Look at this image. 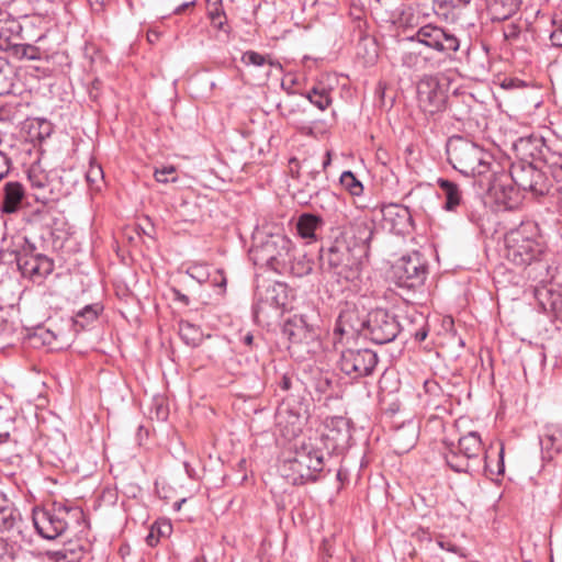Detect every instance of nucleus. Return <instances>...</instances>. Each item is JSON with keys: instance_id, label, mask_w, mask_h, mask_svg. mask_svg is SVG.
<instances>
[{"instance_id": "obj_1", "label": "nucleus", "mask_w": 562, "mask_h": 562, "mask_svg": "<svg viewBox=\"0 0 562 562\" xmlns=\"http://www.w3.org/2000/svg\"><path fill=\"white\" fill-rule=\"evenodd\" d=\"M505 257L513 265L529 268L528 278L538 283L551 282L557 267L538 223L521 222L505 235Z\"/></svg>"}, {"instance_id": "obj_2", "label": "nucleus", "mask_w": 562, "mask_h": 562, "mask_svg": "<svg viewBox=\"0 0 562 562\" xmlns=\"http://www.w3.org/2000/svg\"><path fill=\"white\" fill-rule=\"evenodd\" d=\"M333 428L323 434L315 442H303L294 457L283 461L280 471L292 485H303L315 482L317 474L323 471L325 457L330 456L340 447V441L349 438L348 422L344 417H334L330 420Z\"/></svg>"}, {"instance_id": "obj_3", "label": "nucleus", "mask_w": 562, "mask_h": 562, "mask_svg": "<svg viewBox=\"0 0 562 562\" xmlns=\"http://www.w3.org/2000/svg\"><path fill=\"white\" fill-rule=\"evenodd\" d=\"M249 255L254 263L278 274L302 278L310 274L314 262L282 233H258Z\"/></svg>"}, {"instance_id": "obj_4", "label": "nucleus", "mask_w": 562, "mask_h": 562, "mask_svg": "<svg viewBox=\"0 0 562 562\" xmlns=\"http://www.w3.org/2000/svg\"><path fill=\"white\" fill-rule=\"evenodd\" d=\"M446 151L449 164L467 177L477 179V183L488 175L497 164L494 156L481 147L479 144L454 135L450 137L446 145Z\"/></svg>"}, {"instance_id": "obj_5", "label": "nucleus", "mask_w": 562, "mask_h": 562, "mask_svg": "<svg viewBox=\"0 0 562 562\" xmlns=\"http://www.w3.org/2000/svg\"><path fill=\"white\" fill-rule=\"evenodd\" d=\"M1 257L9 262H15L22 277L34 283H41L54 270L53 259L42 254L35 243L23 234L11 237L8 247L1 251Z\"/></svg>"}, {"instance_id": "obj_6", "label": "nucleus", "mask_w": 562, "mask_h": 562, "mask_svg": "<svg viewBox=\"0 0 562 562\" xmlns=\"http://www.w3.org/2000/svg\"><path fill=\"white\" fill-rule=\"evenodd\" d=\"M363 258L353 251L350 245L336 239L328 247L319 250V265L324 272L337 277L338 281L352 283L355 286L360 280Z\"/></svg>"}, {"instance_id": "obj_7", "label": "nucleus", "mask_w": 562, "mask_h": 562, "mask_svg": "<svg viewBox=\"0 0 562 562\" xmlns=\"http://www.w3.org/2000/svg\"><path fill=\"white\" fill-rule=\"evenodd\" d=\"M83 518L81 508L56 502L49 507L34 508L32 515L36 532L46 540L64 536L74 524H80Z\"/></svg>"}, {"instance_id": "obj_8", "label": "nucleus", "mask_w": 562, "mask_h": 562, "mask_svg": "<svg viewBox=\"0 0 562 562\" xmlns=\"http://www.w3.org/2000/svg\"><path fill=\"white\" fill-rule=\"evenodd\" d=\"M429 267L426 258L419 251L402 256L392 266V279L400 288L416 290L424 285Z\"/></svg>"}, {"instance_id": "obj_9", "label": "nucleus", "mask_w": 562, "mask_h": 562, "mask_svg": "<svg viewBox=\"0 0 562 562\" xmlns=\"http://www.w3.org/2000/svg\"><path fill=\"white\" fill-rule=\"evenodd\" d=\"M282 333L293 345L315 341L321 333V315L314 306H306L283 325Z\"/></svg>"}, {"instance_id": "obj_10", "label": "nucleus", "mask_w": 562, "mask_h": 562, "mask_svg": "<svg viewBox=\"0 0 562 562\" xmlns=\"http://www.w3.org/2000/svg\"><path fill=\"white\" fill-rule=\"evenodd\" d=\"M508 173L518 190L531 192L533 195L549 193L551 187L549 178L532 161L513 162Z\"/></svg>"}, {"instance_id": "obj_11", "label": "nucleus", "mask_w": 562, "mask_h": 562, "mask_svg": "<svg viewBox=\"0 0 562 562\" xmlns=\"http://www.w3.org/2000/svg\"><path fill=\"white\" fill-rule=\"evenodd\" d=\"M401 333V325L394 314L384 308H375L367 313V325L363 337L376 345L393 341Z\"/></svg>"}, {"instance_id": "obj_12", "label": "nucleus", "mask_w": 562, "mask_h": 562, "mask_svg": "<svg viewBox=\"0 0 562 562\" xmlns=\"http://www.w3.org/2000/svg\"><path fill=\"white\" fill-rule=\"evenodd\" d=\"M379 357L369 348H347L341 351L338 367L342 373L357 380L373 373Z\"/></svg>"}, {"instance_id": "obj_13", "label": "nucleus", "mask_w": 562, "mask_h": 562, "mask_svg": "<svg viewBox=\"0 0 562 562\" xmlns=\"http://www.w3.org/2000/svg\"><path fill=\"white\" fill-rule=\"evenodd\" d=\"M488 175L482 178L479 183L480 188L493 194L507 209H514L518 204L519 199L517 189L512 186L514 182L509 173L497 162Z\"/></svg>"}, {"instance_id": "obj_14", "label": "nucleus", "mask_w": 562, "mask_h": 562, "mask_svg": "<svg viewBox=\"0 0 562 562\" xmlns=\"http://www.w3.org/2000/svg\"><path fill=\"white\" fill-rule=\"evenodd\" d=\"M447 98V87L437 76L426 75L417 82L418 105L425 113L436 114L443 111Z\"/></svg>"}, {"instance_id": "obj_15", "label": "nucleus", "mask_w": 562, "mask_h": 562, "mask_svg": "<svg viewBox=\"0 0 562 562\" xmlns=\"http://www.w3.org/2000/svg\"><path fill=\"white\" fill-rule=\"evenodd\" d=\"M374 231L375 224L373 220L367 216H358L345 227L341 241L350 245L351 249L362 258H367Z\"/></svg>"}, {"instance_id": "obj_16", "label": "nucleus", "mask_w": 562, "mask_h": 562, "mask_svg": "<svg viewBox=\"0 0 562 562\" xmlns=\"http://www.w3.org/2000/svg\"><path fill=\"white\" fill-rule=\"evenodd\" d=\"M411 40L446 55L457 52L460 47V41L453 33L432 24L419 27Z\"/></svg>"}, {"instance_id": "obj_17", "label": "nucleus", "mask_w": 562, "mask_h": 562, "mask_svg": "<svg viewBox=\"0 0 562 562\" xmlns=\"http://www.w3.org/2000/svg\"><path fill=\"white\" fill-rule=\"evenodd\" d=\"M367 325V312L363 306L357 303L346 302L341 307L334 334L344 335H362L364 334Z\"/></svg>"}, {"instance_id": "obj_18", "label": "nucleus", "mask_w": 562, "mask_h": 562, "mask_svg": "<svg viewBox=\"0 0 562 562\" xmlns=\"http://www.w3.org/2000/svg\"><path fill=\"white\" fill-rule=\"evenodd\" d=\"M381 213L384 225L394 234L405 236L414 231V220L407 206L390 203L382 206Z\"/></svg>"}, {"instance_id": "obj_19", "label": "nucleus", "mask_w": 562, "mask_h": 562, "mask_svg": "<svg viewBox=\"0 0 562 562\" xmlns=\"http://www.w3.org/2000/svg\"><path fill=\"white\" fill-rule=\"evenodd\" d=\"M513 149L519 157L518 161H528L530 158L532 162L544 161L546 150H550L551 146L547 145L543 137L528 136L520 137L513 144Z\"/></svg>"}, {"instance_id": "obj_20", "label": "nucleus", "mask_w": 562, "mask_h": 562, "mask_svg": "<svg viewBox=\"0 0 562 562\" xmlns=\"http://www.w3.org/2000/svg\"><path fill=\"white\" fill-rule=\"evenodd\" d=\"M27 179L31 188L34 190V196L37 201L47 202L54 199L56 180L49 178L48 175L37 165H32L27 171Z\"/></svg>"}, {"instance_id": "obj_21", "label": "nucleus", "mask_w": 562, "mask_h": 562, "mask_svg": "<svg viewBox=\"0 0 562 562\" xmlns=\"http://www.w3.org/2000/svg\"><path fill=\"white\" fill-rule=\"evenodd\" d=\"M457 448L459 452L472 461L476 468H480L481 464H483L484 469H487V457L484 456V458L481 459L483 445L479 432L470 431L465 436L461 437Z\"/></svg>"}, {"instance_id": "obj_22", "label": "nucleus", "mask_w": 562, "mask_h": 562, "mask_svg": "<svg viewBox=\"0 0 562 562\" xmlns=\"http://www.w3.org/2000/svg\"><path fill=\"white\" fill-rule=\"evenodd\" d=\"M561 438L562 429L559 426H546L543 434L539 437L543 461H552L562 452Z\"/></svg>"}, {"instance_id": "obj_23", "label": "nucleus", "mask_w": 562, "mask_h": 562, "mask_svg": "<svg viewBox=\"0 0 562 562\" xmlns=\"http://www.w3.org/2000/svg\"><path fill=\"white\" fill-rule=\"evenodd\" d=\"M437 186L441 190L440 198L443 200L442 209L445 211L457 212L458 207L464 205L463 192L458 183L445 178H438Z\"/></svg>"}, {"instance_id": "obj_24", "label": "nucleus", "mask_w": 562, "mask_h": 562, "mask_svg": "<svg viewBox=\"0 0 562 562\" xmlns=\"http://www.w3.org/2000/svg\"><path fill=\"white\" fill-rule=\"evenodd\" d=\"M367 21L358 19L355 21V32H358L357 54L366 58L367 64H372L378 57V47L374 38L366 32Z\"/></svg>"}, {"instance_id": "obj_25", "label": "nucleus", "mask_w": 562, "mask_h": 562, "mask_svg": "<svg viewBox=\"0 0 562 562\" xmlns=\"http://www.w3.org/2000/svg\"><path fill=\"white\" fill-rule=\"evenodd\" d=\"M21 514L8 496L0 491V531L9 532L19 529Z\"/></svg>"}, {"instance_id": "obj_26", "label": "nucleus", "mask_w": 562, "mask_h": 562, "mask_svg": "<svg viewBox=\"0 0 562 562\" xmlns=\"http://www.w3.org/2000/svg\"><path fill=\"white\" fill-rule=\"evenodd\" d=\"M24 199V188L20 182L10 181L3 187V200L1 203V212L11 214L16 212Z\"/></svg>"}, {"instance_id": "obj_27", "label": "nucleus", "mask_w": 562, "mask_h": 562, "mask_svg": "<svg viewBox=\"0 0 562 562\" xmlns=\"http://www.w3.org/2000/svg\"><path fill=\"white\" fill-rule=\"evenodd\" d=\"M323 226V217L312 213H303L296 222L297 234L304 239L316 240L317 231Z\"/></svg>"}, {"instance_id": "obj_28", "label": "nucleus", "mask_w": 562, "mask_h": 562, "mask_svg": "<svg viewBox=\"0 0 562 562\" xmlns=\"http://www.w3.org/2000/svg\"><path fill=\"white\" fill-rule=\"evenodd\" d=\"M519 8V0H486V9L492 21H504L513 16Z\"/></svg>"}, {"instance_id": "obj_29", "label": "nucleus", "mask_w": 562, "mask_h": 562, "mask_svg": "<svg viewBox=\"0 0 562 562\" xmlns=\"http://www.w3.org/2000/svg\"><path fill=\"white\" fill-rule=\"evenodd\" d=\"M262 304H267L276 310L284 308L288 304L286 286L283 283L274 282L266 290L265 296L261 299L259 308Z\"/></svg>"}, {"instance_id": "obj_30", "label": "nucleus", "mask_w": 562, "mask_h": 562, "mask_svg": "<svg viewBox=\"0 0 562 562\" xmlns=\"http://www.w3.org/2000/svg\"><path fill=\"white\" fill-rule=\"evenodd\" d=\"M102 311L103 306L99 303L89 304L79 310L72 318V326L75 330H85L89 325L98 319Z\"/></svg>"}, {"instance_id": "obj_31", "label": "nucleus", "mask_w": 562, "mask_h": 562, "mask_svg": "<svg viewBox=\"0 0 562 562\" xmlns=\"http://www.w3.org/2000/svg\"><path fill=\"white\" fill-rule=\"evenodd\" d=\"M417 430L413 426L400 427L395 430L392 441L400 453L409 451L416 443Z\"/></svg>"}, {"instance_id": "obj_32", "label": "nucleus", "mask_w": 562, "mask_h": 562, "mask_svg": "<svg viewBox=\"0 0 562 562\" xmlns=\"http://www.w3.org/2000/svg\"><path fill=\"white\" fill-rule=\"evenodd\" d=\"M445 460L447 465L457 473H471L479 470V468L467 457L461 454L459 450L450 449L445 454Z\"/></svg>"}, {"instance_id": "obj_33", "label": "nucleus", "mask_w": 562, "mask_h": 562, "mask_svg": "<svg viewBox=\"0 0 562 562\" xmlns=\"http://www.w3.org/2000/svg\"><path fill=\"white\" fill-rule=\"evenodd\" d=\"M544 161L542 162L557 183H562V150L551 147L546 150Z\"/></svg>"}, {"instance_id": "obj_34", "label": "nucleus", "mask_w": 562, "mask_h": 562, "mask_svg": "<svg viewBox=\"0 0 562 562\" xmlns=\"http://www.w3.org/2000/svg\"><path fill=\"white\" fill-rule=\"evenodd\" d=\"M179 336L189 347H198L203 341V331L194 324L187 321L179 322Z\"/></svg>"}, {"instance_id": "obj_35", "label": "nucleus", "mask_w": 562, "mask_h": 562, "mask_svg": "<svg viewBox=\"0 0 562 562\" xmlns=\"http://www.w3.org/2000/svg\"><path fill=\"white\" fill-rule=\"evenodd\" d=\"M14 79L12 66L4 58H0V95L13 92Z\"/></svg>"}, {"instance_id": "obj_36", "label": "nucleus", "mask_w": 562, "mask_h": 562, "mask_svg": "<svg viewBox=\"0 0 562 562\" xmlns=\"http://www.w3.org/2000/svg\"><path fill=\"white\" fill-rule=\"evenodd\" d=\"M207 16L211 20L213 27L218 31L229 33L226 14L222 5V0H217L213 3L212 8L207 12Z\"/></svg>"}, {"instance_id": "obj_37", "label": "nucleus", "mask_w": 562, "mask_h": 562, "mask_svg": "<svg viewBox=\"0 0 562 562\" xmlns=\"http://www.w3.org/2000/svg\"><path fill=\"white\" fill-rule=\"evenodd\" d=\"M85 554L81 546L63 548L52 553L50 559L55 562H80Z\"/></svg>"}, {"instance_id": "obj_38", "label": "nucleus", "mask_w": 562, "mask_h": 562, "mask_svg": "<svg viewBox=\"0 0 562 562\" xmlns=\"http://www.w3.org/2000/svg\"><path fill=\"white\" fill-rule=\"evenodd\" d=\"M340 184L348 191L352 196H361L363 193V184L357 179L355 173L350 170H346L340 175Z\"/></svg>"}, {"instance_id": "obj_39", "label": "nucleus", "mask_w": 562, "mask_h": 562, "mask_svg": "<svg viewBox=\"0 0 562 562\" xmlns=\"http://www.w3.org/2000/svg\"><path fill=\"white\" fill-rule=\"evenodd\" d=\"M306 98L308 101L317 106L319 110H326L330 103L331 99L329 97V92L325 89H318L317 87L312 88L307 93Z\"/></svg>"}, {"instance_id": "obj_40", "label": "nucleus", "mask_w": 562, "mask_h": 562, "mask_svg": "<svg viewBox=\"0 0 562 562\" xmlns=\"http://www.w3.org/2000/svg\"><path fill=\"white\" fill-rule=\"evenodd\" d=\"M42 55L43 53L37 46L19 43L18 46H15L13 57L18 59L37 60L42 58Z\"/></svg>"}, {"instance_id": "obj_41", "label": "nucleus", "mask_w": 562, "mask_h": 562, "mask_svg": "<svg viewBox=\"0 0 562 562\" xmlns=\"http://www.w3.org/2000/svg\"><path fill=\"white\" fill-rule=\"evenodd\" d=\"M86 180L92 189L100 191L104 183L103 169L98 164H90V167L86 173Z\"/></svg>"}, {"instance_id": "obj_42", "label": "nucleus", "mask_w": 562, "mask_h": 562, "mask_svg": "<svg viewBox=\"0 0 562 562\" xmlns=\"http://www.w3.org/2000/svg\"><path fill=\"white\" fill-rule=\"evenodd\" d=\"M154 177L160 183L176 182L177 169L173 166H164L155 170Z\"/></svg>"}, {"instance_id": "obj_43", "label": "nucleus", "mask_w": 562, "mask_h": 562, "mask_svg": "<svg viewBox=\"0 0 562 562\" xmlns=\"http://www.w3.org/2000/svg\"><path fill=\"white\" fill-rule=\"evenodd\" d=\"M18 44L19 43L14 42V38L10 37L5 31H0V52L7 53L13 57Z\"/></svg>"}, {"instance_id": "obj_44", "label": "nucleus", "mask_w": 562, "mask_h": 562, "mask_svg": "<svg viewBox=\"0 0 562 562\" xmlns=\"http://www.w3.org/2000/svg\"><path fill=\"white\" fill-rule=\"evenodd\" d=\"M553 30L550 33L551 44L555 47H562V18L552 20Z\"/></svg>"}, {"instance_id": "obj_45", "label": "nucleus", "mask_w": 562, "mask_h": 562, "mask_svg": "<svg viewBox=\"0 0 562 562\" xmlns=\"http://www.w3.org/2000/svg\"><path fill=\"white\" fill-rule=\"evenodd\" d=\"M241 61L245 65H252L257 67H261L267 63L266 57L263 55L254 50L245 52L241 56Z\"/></svg>"}, {"instance_id": "obj_46", "label": "nucleus", "mask_w": 562, "mask_h": 562, "mask_svg": "<svg viewBox=\"0 0 562 562\" xmlns=\"http://www.w3.org/2000/svg\"><path fill=\"white\" fill-rule=\"evenodd\" d=\"M437 543H438V546H439L441 549L446 550L447 552H450V553H452V554H456V555H458L459 558H464V557H465L464 549H463V548H461V547H459V546H457V544H454V543H452V542H451L450 540H448V539H443V538H442V539H439V540L437 541Z\"/></svg>"}, {"instance_id": "obj_47", "label": "nucleus", "mask_w": 562, "mask_h": 562, "mask_svg": "<svg viewBox=\"0 0 562 562\" xmlns=\"http://www.w3.org/2000/svg\"><path fill=\"white\" fill-rule=\"evenodd\" d=\"M314 384L316 391L323 394L329 390L331 380L327 375H324L322 372H318V375L314 378Z\"/></svg>"}, {"instance_id": "obj_48", "label": "nucleus", "mask_w": 562, "mask_h": 562, "mask_svg": "<svg viewBox=\"0 0 562 562\" xmlns=\"http://www.w3.org/2000/svg\"><path fill=\"white\" fill-rule=\"evenodd\" d=\"M13 558V547L9 542L0 538V562H9Z\"/></svg>"}, {"instance_id": "obj_49", "label": "nucleus", "mask_w": 562, "mask_h": 562, "mask_svg": "<svg viewBox=\"0 0 562 562\" xmlns=\"http://www.w3.org/2000/svg\"><path fill=\"white\" fill-rule=\"evenodd\" d=\"M464 206L468 220L477 226L482 225L483 214L477 210L467 206L465 204Z\"/></svg>"}, {"instance_id": "obj_50", "label": "nucleus", "mask_w": 562, "mask_h": 562, "mask_svg": "<svg viewBox=\"0 0 562 562\" xmlns=\"http://www.w3.org/2000/svg\"><path fill=\"white\" fill-rule=\"evenodd\" d=\"M11 160L2 151H0V180H2L10 171Z\"/></svg>"}, {"instance_id": "obj_51", "label": "nucleus", "mask_w": 562, "mask_h": 562, "mask_svg": "<svg viewBox=\"0 0 562 562\" xmlns=\"http://www.w3.org/2000/svg\"><path fill=\"white\" fill-rule=\"evenodd\" d=\"M527 85L518 78H506L502 82V88L508 89V90L519 89V88H524Z\"/></svg>"}, {"instance_id": "obj_52", "label": "nucleus", "mask_w": 562, "mask_h": 562, "mask_svg": "<svg viewBox=\"0 0 562 562\" xmlns=\"http://www.w3.org/2000/svg\"><path fill=\"white\" fill-rule=\"evenodd\" d=\"M155 408H156V417L160 420H166L168 417V408L164 405L162 400H158L155 402Z\"/></svg>"}, {"instance_id": "obj_53", "label": "nucleus", "mask_w": 562, "mask_h": 562, "mask_svg": "<svg viewBox=\"0 0 562 562\" xmlns=\"http://www.w3.org/2000/svg\"><path fill=\"white\" fill-rule=\"evenodd\" d=\"M156 526V535L160 538V537H166V536H169L171 530H172V526L171 524L165 521V522H158V524H155Z\"/></svg>"}, {"instance_id": "obj_54", "label": "nucleus", "mask_w": 562, "mask_h": 562, "mask_svg": "<svg viewBox=\"0 0 562 562\" xmlns=\"http://www.w3.org/2000/svg\"><path fill=\"white\" fill-rule=\"evenodd\" d=\"M146 543L149 547H155L159 542V537L156 535V526L153 525L148 535L145 538Z\"/></svg>"}, {"instance_id": "obj_55", "label": "nucleus", "mask_w": 562, "mask_h": 562, "mask_svg": "<svg viewBox=\"0 0 562 562\" xmlns=\"http://www.w3.org/2000/svg\"><path fill=\"white\" fill-rule=\"evenodd\" d=\"M173 294V300L182 303L184 306H188L190 304V299L188 295L182 293L180 290L172 288L171 289Z\"/></svg>"}, {"instance_id": "obj_56", "label": "nucleus", "mask_w": 562, "mask_h": 562, "mask_svg": "<svg viewBox=\"0 0 562 562\" xmlns=\"http://www.w3.org/2000/svg\"><path fill=\"white\" fill-rule=\"evenodd\" d=\"M259 338L260 337L256 338V336L252 333L248 331L243 336L241 341L245 346L252 348V347H258L257 339H259Z\"/></svg>"}, {"instance_id": "obj_57", "label": "nucleus", "mask_w": 562, "mask_h": 562, "mask_svg": "<svg viewBox=\"0 0 562 562\" xmlns=\"http://www.w3.org/2000/svg\"><path fill=\"white\" fill-rule=\"evenodd\" d=\"M293 384V376L289 374H283L281 380L279 381V387L283 391H289Z\"/></svg>"}, {"instance_id": "obj_58", "label": "nucleus", "mask_w": 562, "mask_h": 562, "mask_svg": "<svg viewBox=\"0 0 562 562\" xmlns=\"http://www.w3.org/2000/svg\"><path fill=\"white\" fill-rule=\"evenodd\" d=\"M321 555L323 561H327L329 558H331L333 552L328 540H324L321 546Z\"/></svg>"}, {"instance_id": "obj_59", "label": "nucleus", "mask_w": 562, "mask_h": 562, "mask_svg": "<svg viewBox=\"0 0 562 562\" xmlns=\"http://www.w3.org/2000/svg\"><path fill=\"white\" fill-rule=\"evenodd\" d=\"M498 457H499V460H498V463H497V474H503L504 471H505V465H504V448H503V446L499 448Z\"/></svg>"}, {"instance_id": "obj_60", "label": "nucleus", "mask_w": 562, "mask_h": 562, "mask_svg": "<svg viewBox=\"0 0 562 562\" xmlns=\"http://www.w3.org/2000/svg\"><path fill=\"white\" fill-rule=\"evenodd\" d=\"M519 34V30L516 25L508 26V30L504 32L506 38H515Z\"/></svg>"}, {"instance_id": "obj_61", "label": "nucleus", "mask_w": 562, "mask_h": 562, "mask_svg": "<svg viewBox=\"0 0 562 562\" xmlns=\"http://www.w3.org/2000/svg\"><path fill=\"white\" fill-rule=\"evenodd\" d=\"M195 4V0H192V1H189V2H184L180 5H178L175 10H173V13L175 14H181L184 12L186 9L190 8V7H193Z\"/></svg>"}, {"instance_id": "obj_62", "label": "nucleus", "mask_w": 562, "mask_h": 562, "mask_svg": "<svg viewBox=\"0 0 562 562\" xmlns=\"http://www.w3.org/2000/svg\"><path fill=\"white\" fill-rule=\"evenodd\" d=\"M289 162L291 166L292 177H299V167H300L299 160L296 158H291Z\"/></svg>"}, {"instance_id": "obj_63", "label": "nucleus", "mask_w": 562, "mask_h": 562, "mask_svg": "<svg viewBox=\"0 0 562 562\" xmlns=\"http://www.w3.org/2000/svg\"><path fill=\"white\" fill-rule=\"evenodd\" d=\"M428 331L425 328H422L414 334V337L417 341H423L426 339Z\"/></svg>"}, {"instance_id": "obj_64", "label": "nucleus", "mask_w": 562, "mask_h": 562, "mask_svg": "<svg viewBox=\"0 0 562 562\" xmlns=\"http://www.w3.org/2000/svg\"><path fill=\"white\" fill-rule=\"evenodd\" d=\"M201 271H198L196 268H192L190 271H189V274L196 279L199 282H203L204 281V278H203V273H200Z\"/></svg>"}]
</instances>
